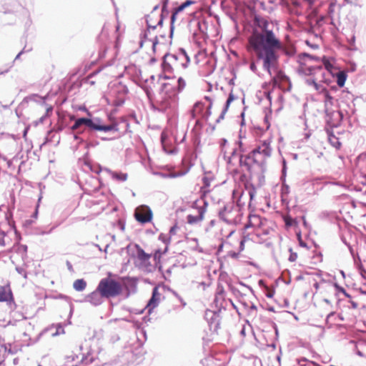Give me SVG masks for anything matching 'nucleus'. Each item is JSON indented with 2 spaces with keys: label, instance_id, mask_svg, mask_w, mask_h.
Listing matches in <instances>:
<instances>
[{
  "label": "nucleus",
  "instance_id": "obj_9",
  "mask_svg": "<svg viewBox=\"0 0 366 366\" xmlns=\"http://www.w3.org/2000/svg\"><path fill=\"white\" fill-rule=\"evenodd\" d=\"M237 209L232 205H227L219 212L220 217L229 224H233L236 222V215Z\"/></svg>",
  "mask_w": 366,
  "mask_h": 366
},
{
  "label": "nucleus",
  "instance_id": "obj_28",
  "mask_svg": "<svg viewBox=\"0 0 366 366\" xmlns=\"http://www.w3.org/2000/svg\"><path fill=\"white\" fill-rule=\"evenodd\" d=\"M265 295L268 297V298H272L273 297L274 295V291L272 289H270L269 287H268L267 286H265Z\"/></svg>",
  "mask_w": 366,
  "mask_h": 366
},
{
  "label": "nucleus",
  "instance_id": "obj_41",
  "mask_svg": "<svg viewBox=\"0 0 366 366\" xmlns=\"http://www.w3.org/2000/svg\"><path fill=\"white\" fill-rule=\"evenodd\" d=\"M298 238H299V241H300V246L303 247H307V244L306 243H305L302 239H301V237L300 235H298Z\"/></svg>",
  "mask_w": 366,
  "mask_h": 366
},
{
  "label": "nucleus",
  "instance_id": "obj_51",
  "mask_svg": "<svg viewBox=\"0 0 366 366\" xmlns=\"http://www.w3.org/2000/svg\"><path fill=\"white\" fill-rule=\"evenodd\" d=\"M262 283H263L262 280H259V284L261 285H262Z\"/></svg>",
  "mask_w": 366,
  "mask_h": 366
},
{
  "label": "nucleus",
  "instance_id": "obj_35",
  "mask_svg": "<svg viewBox=\"0 0 366 366\" xmlns=\"http://www.w3.org/2000/svg\"><path fill=\"white\" fill-rule=\"evenodd\" d=\"M308 84L310 85H312L316 90H319L320 89V85L315 81V80H308Z\"/></svg>",
  "mask_w": 366,
  "mask_h": 366
},
{
  "label": "nucleus",
  "instance_id": "obj_22",
  "mask_svg": "<svg viewBox=\"0 0 366 366\" xmlns=\"http://www.w3.org/2000/svg\"><path fill=\"white\" fill-rule=\"evenodd\" d=\"M347 75L344 71H339L337 74V84L340 87H342L346 81Z\"/></svg>",
  "mask_w": 366,
  "mask_h": 366
},
{
  "label": "nucleus",
  "instance_id": "obj_20",
  "mask_svg": "<svg viewBox=\"0 0 366 366\" xmlns=\"http://www.w3.org/2000/svg\"><path fill=\"white\" fill-rule=\"evenodd\" d=\"M204 109V104L202 102H197L194 104L192 111L191 115L194 119L197 117V116L202 114L203 110Z\"/></svg>",
  "mask_w": 366,
  "mask_h": 366
},
{
  "label": "nucleus",
  "instance_id": "obj_2",
  "mask_svg": "<svg viewBox=\"0 0 366 366\" xmlns=\"http://www.w3.org/2000/svg\"><path fill=\"white\" fill-rule=\"evenodd\" d=\"M189 62V57L184 51L178 55L167 54L164 56L162 66L164 73H172L186 68Z\"/></svg>",
  "mask_w": 366,
  "mask_h": 366
},
{
  "label": "nucleus",
  "instance_id": "obj_7",
  "mask_svg": "<svg viewBox=\"0 0 366 366\" xmlns=\"http://www.w3.org/2000/svg\"><path fill=\"white\" fill-rule=\"evenodd\" d=\"M134 217L138 222L144 224L152 222L153 212L149 207L142 204L135 209Z\"/></svg>",
  "mask_w": 366,
  "mask_h": 366
},
{
  "label": "nucleus",
  "instance_id": "obj_13",
  "mask_svg": "<svg viewBox=\"0 0 366 366\" xmlns=\"http://www.w3.org/2000/svg\"><path fill=\"white\" fill-rule=\"evenodd\" d=\"M194 3V1L192 0H187L185 2L182 3L180 6L175 8L174 11L172 12V16H171V23L173 24L175 21H177L179 19V16L180 13H182L187 7L191 6Z\"/></svg>",
  "mask_w": 366,
  "mask_h": 366
},
{
  "label": "nucleus",
  "instance_id": "obj_11",
  "mask_svg": "<svg viewBox=\"0 0 366 366\" xmlns=\"http://www.w3.org/2000/svg\"><path fill=\"white\" fill-rule=\"evenodd\" d=\"M206 204H207L204 203V206L200 207L198 209V214L197 215L189 214L187 217V221L188 224H194L198 222H200L201 221H202L204 219V213L206 212V208H205Z\"/></svg>",
  "mask_w": 366,
  "mask_h": 366
},
{
  "label": "nucleus",
  "instance_id": "obj_16",
  "mask_svg": "<svg viewBox=\"0 0 366 366\" xmlns=\"http://www.w3.org/2000/svg\"><path fill=\"white\" fill-rule=\"evenodd\" d=\"M160 297L161 294L159 292L158 289L154 287L152 292V296L147 305L149 312H151V311L158 305L160 301Z\"/></svg>",
  "mask_w": 366,
  "mask_h": 366
},
{
  "label": "nucleus",
  "instance_id": "obj_49",
  "mask_svg": "<svg viewBox=\"0 0 366 366\" xmlns=\"http://www.w3.org/2000/svg\"><path fill=\"white\" fill-rule=\"evenodd\" d=\"M231 256H232V257H237V254H236V253H234H234H232V254H231Z\"/></svg>",
  "mask_w": 366,
  "mask_h": 366
},
{
  "label": "nucleus",
  "instance_id": "obj_10",
  "mask_svg": "<svg viewBox=\"0 0 366 366\" xmlns=\"http://www.w3.org/2000/svg\"><path fill=\"white\" fill-rule=\"evenodd\" d=\"M104 298V295L97 287L94 291L86 295L85 300L94 306H99L103 303Z\"/></svg>",
  "mask_w": 366,
  "mask_h": 366
},
{
  "label": "nucleus",
  "instance_id": "obj_53",
  "mask_svg": "<svg viewBox=\"0 0 366 366\" xmlns=\"http://www.w3.org/2000/svg\"><path fill=\"white\" fill-rule=\"evenodd\" d=\"M227 140H224V146L226 144Z\"/></svg>",
  "mask_w": 366,
  "mask_h": 366
},
{
  "label": "nucleus",
  "instance_id": "obj_46",
  "mask_svg": "<svg viewBox=\"0 0 366 366\" xmlns=\"http://www.w3.org/2000/svg\"><path fill=\"white\" fill-rule=\"evenodd\" d=\"M242 165L243 167H247L248 166V163L247 162H242Z\"/></svg>",
  "mask_w": 366,
  "mask_h": 366
},
{
  "label": "nucleus",
  "instance_id": "obj_19",
  "mask_svg": "<svg viewBox=\"0 0 366 366\" xmlns=\"http://www.w3.org/2000/svg\"><path fill=\"white\" fill-rule=\"evenodd\" d=\"M157 44V41L152 39H145L144 41H142L140 43V51H143L144 47L146 49H149L150 51V55L154 53L155 46Z\"/></svg>",
  "mask_w": 366,
  "mask_h": 366
},
{
  "label": "nucleus",
  "instance_id": "obj_12",
  "mask_svg": "<svg viewBox=\"0 0 366 366\" xmlns=\"http://www.w3.org/2000/svg\"><path fill=\"white\" fill-rule=\"evenodd\" d=\"M222 325V317L219 313L214 312L210 318L209 327L213 332L218 334Z\"/></svg>",
  "mask_w": 366,
  "mask_h": 366
},
{
  "label": "nucleus",
  "instance_id": "obj_33",
  "mask_svg": "<svg viewBox=\"0 0 366 366\" xmlns=\"http://www.w3.org/2000/svg\"><path fill=\"white\" fill-rule=\"evenodd\" d=\"M234 99V97L232 94H229L228 98H227V102H226V109H227L229 107V105L230 104V103L232 102H233V100Z\"/></svg>",
  "mask_w": 366,
  "mask_h": 366
},
{
  "label": "nucleus",
  "instance_id": "obj_42",
  "mask_svg": "<svg viewBox=\"0 0 366 366\" xmlns=\"http://www.w3.org/2000/svg\"><path fill=\"white\" fill-rule=\"evenodd\" d=\"M350 303H351V305H352V307L353 309H357V308L358 305H357V302H354V301H352V300H351V301H350Z\"/></svg>",
  "mask_w": 366,
  "mask_h": 366
},
{
  "label": "nucleus",
  "instance_id": "obj_54",
  "mask_svg": "<svg viewBox=\"0 0 366 366\" xmlns=\"http://www.w3.org/2000/svg\"><path fill=\"white\" fill-rule=\"evenodd\" d=\"M0 244L4 245V240H2V242H0Z\"/></svg>",
  "mask_w": 366,
  "mask_h": 366
},
{
  "label": "nucleus",
  "instance_id": "obj_40",
  "mask_svg": "<svg viewBox=\"0 0 366 366\" xmlns=\"http://www.w3.org/2000/svg\"><path fill=\"white\" fill-rule=\"evenodd\" d=\"M245 242V238H244L243 239H242L239 242V251H242L244 249V243Z\"/></svg>",
  "mask_w": 366,
  "mask_h": 366
},
{
  "label": "nucleus",
  "instance_id": "obj_45",
  "mask_svg": "<svg viewBox=\"0 0 366 366\" xmlns=\"http://www.w3.org/2000/svg\"><path fill=\"white\" fill-rule=\"evenodd\" d=\"M343 295L345 297H347V298H350L351 297V296L346 291L343 293Z\"/></svg>",
  "mask_w": 366,
  "mask_h": 366
},
{
  "label": "nucleus",
  "instance_id": "obj_31",
  "mask_svg": "<svg viewBox=\"0 0 366 366\" xmlns=\"http://www.w3.org/2000/svg\"><path fill=\"white\" fill-rule=\"evenodd\" d=\"M330 288L332 289V290H336L338 292H342V294L345 292V290L343 287H339L337 284H334V285H330Z\"/></svg>",
  "mask_w": 366,
  "mask_h": 366
},
{
  "label": "nucleus",
  "instance_id": "obj_30",
  "mask_svg": "<svg viewBox=\"0 0 366 366\" xmlns=\"http://www.w3.org/2000/svg\"><path fill=\"white\" fill-rule=\"evenodd\" d=\"M269 126L267 125V129L265 131H263L262 129H261L260 128L257 127V128H255L254 129V131H255V134L256 135H259L260 137L262 136V134L264 133V134H267V130L269 129Z\"/></svg>",
  "mask_w": 366,
  "mask_h": 366
},
{
  "label": "nucleus",
  "instance_id": "obj_34",
  "mask_svg": "<svg viewBox=\"0 0 366 366\" xmlns=\"http://www.w3.org/2000/svg\"><path fill=\"white\" fill-rule=\"evenodd\" d=\"M162 254V253L159 250H156L154 254V260L159 261Z\"/></svg>",
  "mask_w": 366,
  "mask_h": 366
},
{
  "label": "nucleus",
  "instance_id": "obj_14",
  "mask_svg": "<svg viewBox=\"0 0 366 366\" xmlns=\"http://www.w3.org/2000/svg\"><path fill=\"white\" fill-rule=\"evenodd\" d=\"M203 183L204 186L202 187L203 194L206 195L207 193L210 192L209 188L212 186V184L216 182V178L213 174L211 172H207L203 177Z\"/></svg>",
  "mask_w": 366,
  "mask_h": 366
},
{
  "label": "nucleus",
  "instance_id": "obj_27",
  "mask_svg": "<svg viewBox=\"0 0 366 366\" xmlns=\"http://www.w3.org/2000/svg\"><path fill=\"white\" fill-rule=\"evenodd\" d=\"M203 127V123L200 119H197L195 122V125L194 127V131L196 132H200Z\"/></svg>",
  "mask_w": 366,
  "mask_h": 366
},
{
  "label": "nucleus",
  "instance_id": "obj_32",
  "mask_svg": "<svg viewBox=\"0 0 366 366\" xmlns=\"http://www.w3.org/2000/svg\"><path fill=\"white\" fill-rule=\"evenodd\" d=\"M178 229H179L178 226L177 224H174L169 229V235L170 236L175 235L177 234V231Z\"/></svg>",
  "mask_w": 366,
  "mask_h": 366
},
{
  "label": "nucleus",
  "instance_id": "obj_48",
  "mask_svg": "<svg viewBox=\"0 0 366 366\" xmlns=\"http://www.w3.org/2000/svg\"><path fill=\"white\" fill-rule=\"evenodd\" d=\"M205 99H206L207 101H208V102H209V104H210V103H212V100H211V98H210V97H205Z\"/></svg>",
  "mask_w": 366,
  "mask_h": 366
},
{
  "label": "nucleus",
  "instance_id": "obj_43",
  "mask_svg": "<svg viewBox=\"0 0 366 366\" xmlns=\"http://www.w3.org/2000/svg\"><path fill=\"white\" fill-rule=\"evenodd\" d=\"M291 219L289 217L285 218V223L287 225H291Z\"/></svg>",
  "mask_w": 366,
  "mask_h": 366
},
{
  "label": "nucleus",
  "instance_id": "obj_8",
  "mask_svg": "<svg viewBox=\"0 0 366 366\" xmlns=\"http://www.w3.org/2000/svg\"><path fill=\"white\" fill-rule=\"evenodd\" d=\"M266 224V219H262L260 216L257 214H249L248 222L245 224L244 228L248 229L252 227L257 231V234H259L258 230L259 229H262L263 234H268L267 229L264 228Z\"/></svg>",
  "mask_w": 366,
  "mask_h": 366
},
{
  "label": "nucleus",
  "instance_id": "obj_50",
  "mask_svg": "<svg viewBox=\"0 0 366 366\" xmlns=\"http://www.w3.org/2000/svg\"><path fill=\"white\" fill-rule=\"evenodd\" d=\"M334 315V313H330L328 316H327V320Z\"/></svg>",
  "mask_w": 366,
  "mask_h": 366
},
{
  "label": "nucleus",
  "instance_id": "obj_38",
  "mask_svg": "<svg viewBox=\"0 0 366 366\" xmlns=\"http://www.w3.org/2000/svg\"><path fill=\"white\" fill-rule=\"evenodd\" d=\"M335 6V2H331L330 4V6H329V12L330 13H332L334 11Z\"/></svg>",
  "mask_w": 366,
  "mask_h": 366
},
{
  "label": "nucleus",
  "instance_id": "obj_55",
  "mask_svg": "<svg viewBox=\"0 0 366 366\" xmlns=\"http://www.w3.org/2000/svg\"><path fill=\"white\" fill-rule=\"evenodd\" d=\"M202 285H203V287L204 288L206 285L204 283H202Z\"/></svg>",
  "mask_w": 366,
  "mask_h": 366
},
{
  "label": "nucleus",
  "instance_id": "obj_36",
  "mask_svg": "<svg viewBox=\"0 0 366 366\" xmlns=\"http://www.w3.org/2000/svg\"><path fill=\"white\" fill-rule=\"evenodd\" d=\"M124 102V99H118V100H115L113 103V104L116 107H120L122 106Z\"/></svg>",
  "mask_w": 366,
  "mask_h": 366
},
{
  "label": "nucleus",
  "instance_id": "obj_3",
  "mask_svg": "<svg viewBox=\"0 0 366 366\" xmlns=\"http://www.w3.org/2000/svg\"><path fill=\"white\" fill-rule=\"evenodd\" d=\"M271 142L272 137L270 134L267 139L259 140V145L252 150L247 159L249 160L252 159L259 165L265 164L267 160L272 156L273 151L270 145Z\"/></svg>",
  "mask_w": 366,
  "mask_h": 366
},
{
  "label": "nucleus",
  "instance_id": "obj_5",
  "mask_svg": "<svg viewBox=\"0 0 366 366\" xmlns=\"http://www.w3.org/2000/svg\"><path fill=\"white\" fill-rule=\"evenodd\" d=\"M175 95L176 90L173 84L169 82L163 83L158 96L157 102L162 109H167L171 107Z\"/></svg>",
  "mask_w": 366,
  "mask_h": 366
},
{
  "label": "nucleus",
  "instance_id": "obj_24",
  "mask_svg": "<svg viewBox=\"0 0 366 366\" xmlns=\"http://www.w3.org/2000/svg\"><path fill=\"white\" fill-rule=\"evenodd\" d=\"M329 142L333 147L337 149L340 148L341 146V143L339 142L338 138H337L335 135H330L329 137Z\"/></svg>",
  "mask_w": 366,
  "mask_h": 366
},
{
  "label": "nucleus",
  "instance_id": "obj_17",
  "mask_svg": "<svg viewBox=\"0 0 366 366\" xmlns=\"http://www.w3.org/2000/svg\"><path fill=\"white\" fill-rule=\"evenodd\" d=\"M161 142L164 150L167 153H172L173 151V145L172 144V142L169 139V134L167 132H162L161 135Z\"/></svg>",
  "mask_w": 366,
  "mask_h": 366
},
{
  "label": "nucleus",
  "instance_id": "obj_1",
  "mask_svg": "<svg viewBox=\"0 0 366 366\" xmlns=\"http://www.w3.org/2000/svg\"><path fill=\"white\" fill-rule=\"evenodd\" d=\"M267 23L264 24L262 32L254 31L248 39L247 50L262 60L263 67L269 73L274 67L278 55L283 45L276 34L267 28Z\"/></svg>",
  "mask_w": 366,
  "mask_h": 366
},
{
  "label": "nucleus",
  "instance_id": "obj_37",
  "mask_svg": "<svg viewBox=\"0 0 366 366\" xmlns=\"http://www.w3.org/2000/svg\"><path fill=\"white\" fill-rule=\"evenodd\" d=\"M297 254H296V253H292V254H290V257L289 259H290L291 262H294V261H295V260L297 259Z\"/></svg>",
  "mask_w": 366,
  "mask_h": 366
},
{
  "label": "nucleus",
  "instance_id": "obj_25",
  "mask_svg": "<svg viewBox=\"0 0 366 366\" xmlns=\"http://www.w3.org/2000/svg\"><path fill=\"white\" fill-rule=\"evenodd\" d=\"M322 64L325 66V68L330 72L332 73V70L334 69V66L332 65V64L330 61V60H328L327 59H326L325 57H324L322 59Z\"/></svg>",
  "mask_w": 366,
  "mask_h": 366
},
{
  "label": "nucleus",
  "instance_id": "obj_23",
  "mask_svg": "<svg viewBox=\"0 0 366 366\" xmlns=\"http://www.w3.org/2000/svg\"><path fill=\"white\" fill-rule=\"evenodd\" d=\"M112 177L118 181L124 182L127 179V174L122 172H114Z\"/></svg>",
  "mask_w": 366,
  "mask_h": 366
},
{
  "label": "nucleus",
  "instance_id": "obj_47",
  "mask_svg": "<svg viewBox=\"0 0 366 366\" xmlns=\"http://www.w3.org/2000/svg\"><path fill=\"white\" fill-rule=\"evenodd\" d=\"M254 195V192H249V197H250V199H253Z\"/></svg>",
  "mask_w": 366,
  "mask_h": 366
},
{
  "label": "nucleus",
  "instance_id": "obj_6",
  "mask_svg": "<svg viewBox=\"0 0 366 366\" xmlns=\"http://www.w3.org/2000/svg\"><path fill=\"white\" fill-rule=\"evenodd\" d=\"M82 125H85L92 129L97 131L109 132L112 130H117L116 124H112L109 125H100L94 122L92 119L87 118L77 119L74 124L71 126V129L72 131L77 130Z\"/></svg>",
  "mask_w": 366,
  "mask_h": 366
},
{
  "label": "nucleus",
  "instance_id": "obj_21",
  "mask_svg": "<svg viewBox=\"0 0 366 366\" xmlns=\"http://www.w3.org/2000/svg\"><path fill=\"white\" fill-rule=\"evenodd\" d=\"M86 287V282L84 279H78L73 283V287L76 291H83Z\"/></svg>",
  "mask_w": 366,
  "mask_h": 366
},
{
  "label": "nucleus",
  "instance_id": "obj_26",
  "mask_svg": "<svg viewBox=\"0 0 366 366\" xmlns=\"http://www.w3.org/2000/svg\"><path fill=\"white\" fill-rule=\"evenodd\" d=\"M212 103H210L207 107L206 112L202 114V118L208 121L212 114Z\"/></svg>",
  "mask_w": 366,
  "mask_h": 366
},
{
  "label": "nucleus",
  "instance_id": "obj_56",
  "mask_svg": "<svg viewBox=\"0 0 366 366\" xmlns=\"http://www.w3.org/2000/svg\"><path fill=\"white\" fill-rule=\"evenodd\" d=\"M321 68H322L321 66L317 67L318 69H321Z\"/></svg>",
  "mask_w": 366,
  "mask_h": 366
},
{
  "label": "nucleus",
  "instance_id": "obj_4",
  "mask_svg": "<svg viewBox=\"0 0 366 366\" xmlns=\"http://www.w3.org/2000/svg\"><path fill=\"white\" fill-rule=\"evenodd\" d=\"M99 291L102 292L105 298L116 297L122 293V284L110 277H105L100 280L97 286Z\"/></svg>",
  "mask_w": 366,
  "mask_h": 366
},
{
  "label": "nucleus",
  "instance_id": "obj_44",
  "mask_svg": "<svg viewBox=\"0 0 366 366\" xmlns=\"http://www.w3.org/2000/svg\"><path fill=\"white\" fill-rule=\"evenodd\" d=\"M250 68H251V69H252L253 71H254V69H255L256 66H255V65H254V63H252V64H251V65H250Z\"/></svg>",
  "mask_w": 366,
  "mask_h": 366
},
{
  "label": "nucleus",
  "instance_id": "obj_18",
  "mask_svg": "<svg viewBox=\"0 0 366 366\" xmlns=\"http://www.w3.org/2000/svg\"><path fill=\"white\" fill-rule=\"evenodd\" d=\"M137 257L144 265L149 264L151 254L146 253L140 247L137 246Z\"/></svg>",
  "mask_w": 366,
  "mask_h": 366
},
{
  "label": "nucleus",
  "instance_id": "obj_29",
  "mask_svg": "<svg viewBox=\"0 0 366 366\" xmlns=\"http://www.w3.org/2000/svg\"><path fill=\"white\" fill-rule=\"evenodd\" d=\"M186 86V82L182 78L178 79V90L182 91Z\"/></svg>",
  "mask_w": 366,
  "mask_h": 366
},
{
  "label": "nucleus",
  "instance_id": "obj_39",
  "mask_svg": "<svg viewBox=\"0 0 366 366\" xmlns=\"http://www.w3.org/2000/svg\"><path fill=\"white\" fill-rule=\"evenodd\" d=\"M325 97L326 99V102H330L332 99V97L330 96V94L327 92H325Z\"/></svg>",
  "mask_w": 366,
  "mask_h": 366
},
{
  "label": "nucleus",
  "instance_id": "obj_52",
  "mask_svg": "<svg viewBox=\"0 0 366 366\" xmlns=\"http://www.w3.org/2000/svg\"><path fill=\"white\" fill-rule=\"evenodd\" d=\"M70 119H71V120L74 119V116L71 117H70Z\"/></svg>",
  "mask_w": 366,
  "mask_h": 366
},
{
  "label": "nucleus",
  "instance_id": "obj_15",
  "mask_svg": "<svg viewBox=\"0 0 366 366\" xmlns=\"http://www.w3.org/2000/svg\"><path fill=\"white\" fill-rule=\"evenodd\" d=\"M14 297L9 285L0 287V302H13Z\"/></svg>",
  "mask_w": 366,
  "mask_h": 366
}]
</instances>
